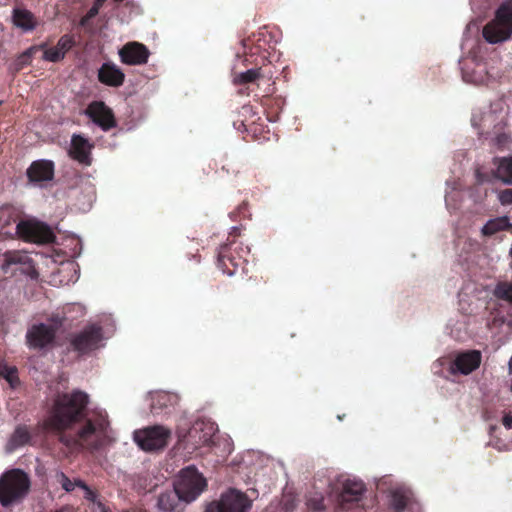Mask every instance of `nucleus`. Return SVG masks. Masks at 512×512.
Returning a JSON list of instances; mask_svg holds the SVG:
<instances>
[{
  "mask_svg": "<svg viewBox=\"0 0 512 512\" xmlns=\"http://www.w3.org/2000/svg\"><path fill=\"white\" fill-rule=\"evenodd\" d=\"M89 395L79 389L55 395L44 427L70 453L95 451L105 444L109 420L105 412L88 414Z\"/></svg>",
  "mask_w": 512,
  "mask_h": 512,
  "instance_id": "1",
  "label": "nucleus"
},
{
  "mask_svg": "<svg viewBox=\"0 0 512 512\" xmlns=\"http://www.w3.org/2000/svg\"><path fill=\"white\" fill-rule=\"evenodd\" d=\"M240 235V228L233 227L227 243L220 246L217 254V266L224 274L235 275L238 271H245L248 263L250 248L237 241L236 237Z\"/></svg>",
  "mask_w": 512,
  "mask_h": 512,
  "instance_id": "2",
  "label": "nucleus"
},
{
  "mask_svg": "<svg viewBox=\"0 0 512 512\" xmlns=\"http://www.w3.org/2000/svg\"><path fill=\"white\" fill-rule=\"evenodd\" d=\"M31 481L21 469H11L0 476V504L9 507L21 502L28 494Z\"/></svg>",
  "mask_w": 512,
  "mask_h": 512,
  "instance_id": "3",
  "label": "nucleus"
},
{
  "mask_svg": "<svg viewBox=\"0 0 512 512\" xmlns=\"http://www.w3.org/2000/svg\"><path fill=\"white\" fill-rule=\"evenodd\" d=\"M483 38L490 44L501 43L512 35V0L504 1L496 10L495 18L482 30Z\"/></svg>",
  "mask_w": 512,
  "mask_h": 512,
  "instance_id": "4",
  "label": "nucleus"
},
{
  "mask_svg": "<svg viewBox=\"0 0 512 512\" xmlns=\"http://www.w3.org/2000/svg\"><path fill=\"white\" fill-rule=\"evenodd\" d=\"M2 258L1 270L4 274L15 276L19 273L33 280L38 279L39 272L35 262L26 251L8 250L2 255Z\"/></svg>",
  "mask_w": 512,
  "mask_h": 512,
  "instance_id": "5",
  "label": "nucleus"
},
{
  "mask_svg": "<svg viewBox=\"0 0 512 512\" xmlns=\"http://www.w3.org/2000/svg\"><path fill=\"white\" fill-rule=\"evenodd\" d=\"M207 487L206 479L195 468L188 466L181 470L175 489L181 499L187 503L194 501Z\"/></svg>",
  "mask_w": 512,
  "mask_h": 512,
  "instance_id": "6",
  "label": "nucleus"
},
{
  "mask_svg": "<svg viewBox=\"0 0 512 512\" xmlns=\"http://www.w3.org/2000/svg\"><path fill=\"white\" fill-rule=\"evenodd\" d=\"M171 438V430L154 425L134 432V441L144 451H157L164 449Z\"/></svg>",
  "mask_w": 512,
  "mask_h": 512,
  "instance_id": "7",
  "label": "nucleus"
},
{
  "mask_svg": "<svg viewBox=\"0 0 512 512\" xmlns=\"http://www.w3.org/2000/svg\"><path fill=\"white\" fill-rule=\"evenodd\" d=\"M16 238L30 243L49 244L54 242L55 235L46 223L28 219L18 222Z\"/></svg>",
  "mask_w": 512,
  "mask_h": 512,
  "instance_id": "8",
  "label": "nucleus"
},
{
  "mask_svg": "<svg viewBox=\"0 0 512 512\" xmlns=\"http://www.w3.org/2000/svg\"><path fill=\"white\" fill-rule=\"evenodd\" d=\"M252 500L240 490L230 488L218 501L208 505L205 512H249Z\"/></svg>",
  "mask_w": 512,
  "mask_h": 512,
  "instance_id": "9",
  "label": "nucleus"
},
{
  "mask_svg": "<svg viewBox=\"0 0 512 512\" xmlns=\"http://www.w3.org/2000/svg\"><path fill=\"white\" fill-rule=\"evenodd\" d=\"M103 329L100 325H87L82 331L74 335L70 340L72 349L79 354H86L101 346Z\"/></svg>",
  "mask_w": 512,
  "mask_h": 512,
  "instance_id": "10",
  "label": "nucleus"
},
{
  "mask_svg": "<svg viewBox=\"0 0 512 512\" xmlns=\"http://www.w3.org/2000/svg\"><path fill=\"white\" fill-rule=\"evenodd\" d=\"M55 330L45 323L33 324L26 332V344L30 349L42 350L53 346Z\"/></svg>",
  "mask_w": 512,
  "mask_h": 512,
  "instance_id": "11",
  "label": "nucleus"
},
{
  "mask_svg": "<svg viewBox=\"0 0 512 512\" xmlns=\"http://www.w3.org/2000/svg\"><path fill=\"white\" fill-rule=\"evenodd\" d=\"M85 115L103 131H109L117 126L113 110L103 101H92L89 103L85 110Z\"/></svg>",
  "mask_w": 512,
  "mask_h": 512,
  "instance_id": "12",
  "label": "nucleus"
},
{
  "mask_svg": "<svg viewBox=\"0 0 512 512\" xmlns=\"http://www.w3.org/2000/svg\"><path fill=\"white\" fill-rule=\"evenodd\" d=\"M215 433L214 424L209 421L197 420L183 436L181 441L191 445L193 449H197L203 445L210 443Z\"/></svg>",
  "mask_w": 512,
  "mask_h": 512,
  "instance_id": "13",
  "label": "nucleus"
},
{
  "mask_svg": "<svg viewBox=\"0 0 512 512\" xmlns=\"http://www.w3.org/2000/svg\"><path fill=\"white\" fill-rule=\"evenodd\" d=\"M366 491L365 484L360 480L346 479L342 484V491L338 495L337 512H342L351 508L354 503H358Z\"/></svg>",
  "mask_w": 512,
  "mask_h": 512,
  "instance_id": "14",
  "label": "nucleus"
},
{
  "mask_svg": "<svg viewBox=\"0 0 512 512\" xmlns=\"http://www.w3.org/2000/svg\"><path fill=\"white\" fill-rule=\"evenodd\" d=\"M22 210L11 204L0 207V234L6 238L15 239L17 235V224L23 221Z\"/></svg>",
  "mask_w": 512,
  "mask_h": 512,
  "instance_id": "15",
  "label": "nucleus"
},
{
  "mask_svg": "<svg viewBox=\"0 0 512 512\" xmlns=\"http://www.w3.org/2000/svg\"><path fill=\"white\" fill-rule=\"evenodd\" d=\"M482 354L479 350H468L458 353L451 362L450 371L453 374L468 375L479 368Z\"/></svg>",
  "mask_w": 512,
  "mask_h": 512,
  "instance_id": "16",
  "label": "nucleus"
},
{
  "mask_svg": "<svg viewBox=\"0 0 512 512\" xmlns=\"http://www.w3.org/2000/svg\"><path fill=\"white\" fill-rule=\"evenodd\" d=\"M119 57L126 65H143L148 62L149 49L139 42H128L119 50Z\"/></svg>",
  "mask_w": 512,
  "mask_h": 512,
  "instance_id": "17",
  "label": "nucleus"
},
{
  "mask_svg": "<svg viewBox=\"0 0 512 512\" xmlns=\"http://www.w3.org/2000/svg\"><path fill=\"white\" fill-rule=\"evenodd\" d=\"M93 145L81 135L74 134L71 138V147L69 149V156L83 164L90 166L92 163L91 150Z\"/></svg>",
  "mask_w": 512,
  "mask_h": 512,
  "instance_id": "18",
  "label": "nucleus"
},
{
  "mask_svg": "<svg viewBox=\"0 0 512 512\" xmlns=\"http://www.w3.org/2000/svg\"><path fill=\"white\" fill-rule=\"evenodd\" d=\"M30 182L50 181L54 177V163L50 160L33 161L26 171Z\"/></svg>",
  "mask_w": 512,
  "mask_h": 512,
  "instance_id": "19",
  "label": "nucleus"
},
{
  "mask_svg": "<svg viewBox=\"0 0 512 512\" xmlns=\"http://www.w3.org/2000/svg\"><path fill=\"white\" fill-rule=\"evenodd\" d=\"M98 80L110 87H120L125 81V74L114 63L106 62L98 70Z\"/></svg>",
  "mask_w": 512,
  "mask_h": 512,
  "instance_id": "20",
  "label": "nucleus"
},
{
  "mask_svg": "<svg viewBox=\"0 0 512 512\" xmlns=\"http://www.w3.org/2000/svg\"><path fill=\"white\" fill-rule=\"evenodd\" d=\"M176 403V395L168 392H156L151 397L150 409L154 415L168 414Z\"/></svg>",
  "mask_w": 512,
  "mask_h": 512,
  "instance_id": "21",
  "label": "nucleus"
},
{
  "mask_svg": "<svg viewBox=\"0 0 512 512\" xmlns=\"http://www.w3.org/2000/svg\"><path fill=\"white\" fill-rule=\"evenodd\" d=\"M12 19L13 24L25 32L34 30L38 25L34 14L24 8H15L12 13Z\"/></svg>",
  "mask_w": 512,
  "mask_h": 512,
  "instance_id": "22",
  "label": "nucleus"
},
{
  "mask_svg": "<svg viewBox=\"0 0 512 512\" xmlns=\"http://www.w3.org/2000/svg\"><path fill=\"white\" fill-rule=\"evenodd\" d=\"M512 224L509 222L507 216H501L494 219H490L482 228V233L485 236H492L500 231L510 230Z\"/></svg>",
  "mask_w": 512,
  "mask_h": 512,
  "instance_id": "23",
  "label": "nucleus"
},
{
  "mask_svg": "<svg viewBox=\"0 0 512 512\" xmlns=\"http://www.w3.org/2000/svg\"><path fill=\"white\" fill-rule=\"evenodd\" d=\"M495 176L503 183L512 185V156L498 159Z\"/></svg>",
  "mask_w": 512,
  "mask_h": 512,
  "instance_id": "24",
  "label": "nucleus"
},
{
  "mask_svg": "<svg viewBox=\"0 0 512 512\" xmlns=\"http://www.w3.org/2000/svg\"><path fill=\"white\" fill-rule=\"evenodd\" d=\"M182 500L176 489L161 493L158 497V507L164 512L173 511L178 505L179 501Z\"/></svg>",
  "mask_w": 512,
  "mask_h": 512,
  "instance_id": "25",
  "label": "nucleus"
},
{
  "mask_svg": "<svg viewBox=\"0 0 512 512\" xmlns=\"http://www.w3.org/2000/svg\"><path fill=\"white\" fill-rule=\"evenodd\" d=\"M58 482L61 484L62 488L67 491L71 492L74 490V488L77 486L87 493V498L90 499V497L93 495V492L91 489L87 486V484L82 480H75L72 481L65 473L61 472L57 475Z\"/></svg>",
  "mask_w": 512,
  "mask_h": 512,
  "instance_id": "26",
  "label": "nucleus"
},
{
  "mask_svg": "<svg viewBox=\"0 0 512 512\" xmlns=\"http://www.w3.org/2000/svg\"><path fill=\"white\" fill-rule=\"evenodd\" d=\"M0 377L5 379L12 389L17 388L20 384L17 368L9 366L3 360H0Z\"/></svg>",
  "mask_w": 512,
  "mask_h": 512,
  "instance_id": "27",
  "label": "nucleus"
},
{
  "mask_svg": "<svg viewBox=\"0 0 512 512\" xmlns=\"http://www.w3.org/2000/svg\"><path fill=\"white\" fill-rule=\"evenodd\" d=\"M37 50L38 48L36 46H32L20 55H18V57L11 64V70L14 73H17L21 71L24 67L30 65L32 62L33 55L36 53Z\"/></svg>",
  "mask_w": 512,
  "mask_h": 512,
  "instance_id": "28",
  "label": "nucleus"
},
{
  "mask_svg": "<svg viewBox=\"0 0 512 512\" xmlns=\"http://www.w3.org/2000/svg\"><path fill=\"white\" fill-rule=\"evenodd\" d=\"M409 502V497L405 491L395 489L391 492L390 505L395 512H403Z\"/></svg>",
  "mask_w": 512,
  "mask_h": 512,
  "instance_id": "29",
  "label": "nucleus"
},
{
  "mask_svg": "<svg viewBox=\"0 0 512 512\" xmlns=\"http://www.w3.org/2000/svg\"><path fill=\"white\" fill-rule=\"evenodd\" d=\"M494 296L499 300L512 304V282H498L494 288Z\"/></svg>",
  "mask_w": 512,
  "mask_h": 512,
  "instance_id": "30",
  "label": "nucleus"
},
{
  "mask_svg": "<svg viewBox=\"0 0 512 512\" xmlns=\"http://www.w3.org/2000/svg\"><path fill=\"white\" fill-rule=\"evenodd\" d=\"M30 438H31V436H30L28 429L26 427L19 426L13 432V434L10 438L9 444L13 448H17V447L23 446L26 443H28Z\"/></svg>",
  "mask_w": 512,
  "mask_h": 512,
  "instance_id": "31",
  "label": "nucleus"
},
{
  "mask_svg": "<svg viewBox=\"0 0 512 512\" xmlns=\"http://www.w3.org/2000/svg\"><path fill=\"white\" fill-rule=\"evenodd\" d=\"M260 76V69H249L236 75L234 78V83L238 85L253 83L259 79Z\"/></svg>",
  "mask_w": 512,
  "mask_h": 512,
  "instance_id": "32",
  "label": "nucleus"
},
{
  "mask_svg": "<svg viewBox=\"0 0 512 512\" xmlns=\"http://www.w3.org/2000/svg\"><path fill=\"white\" fill-rule=\"evenodd\" d=\"M75 38L73 35L65 34L60 37V39L57 42L56 47L60 52L63 53V56L65 57L66 53L72 49V47L75 45Z\"/></svg>",
  "mask_w": 512,
  "mask_h": 512,
  "instance_id": "33",
  "label": "nucleus"
},
{
  "mask_svg": "<svg viewBox=\"0 0 512 512\" xmlns=\"http://www.w3.org/2000/svg\"><path fill=\"white\" fill-rule=\"evenodd\" d=\"M43 59L49 62H59L64 59L63 53L56 46L45 49Z\"/></svg>",
  "mask_w": 512,
  "mask_h": 512,
  "instance_id": "34",
  "label": "nucleus"
},
{
  "mask_svg": "<svg viewBox=\"0 0 512 512\" xmlns=\"http://www.w3.org/2000/svg\"><path fill=\"white\" fill-rule=\"evenodd\" d=\"M498 200L503 206L512 204V188L501 190L498 193Z\"/></svg>",
  "mask_w": 512,
  "mask_h": 512,
  "instance_id": "35",
  "label": "nucleus"
},
{
  "mask_svg": "<svg viewBox=\"0 0 512 512\" xmlns=\"http://www.w3.org/2000/svg\"><path fill=\"white\" fill-rule=\"evenodd\" d=\"M49 324H47L50 328L55 330V334L58 333L60 328L63 326L64 323V317H61L60 315H52L48 318Z\"/></svg>",
  "mask_w": 512,
  "mask_h": 512,
  "instance_id": "36",
  "label": "nucleus"
},
{
  "mask_svg": "<svg viewBox=\"0 0 512 512\" xmlns=\"http://www.w3.org/2000/svg\"><path fill=\"white\" fill-rule=\"evenodd\" d=\"M241 45H242V48H243V54L245 56L244 62L251 63V61H249L247 56L249 54L250 55L255 54V52L253 51V47H252V41L249 38L243 39L241 41Z\"/></svg>",
  "mask_w": 512,
  "mask_h": 512,
  "instance_id": "37",
  "label": "nucleus"
},
{
  "mask_svg": "<svg viewBox=\"0 0 512 512\" xmlns=\"http://www.w3.org/2000/svg\"><path fill=\"white\" fill-rule=\"evenodd\" d=\"M103 0H97L95 4L87 12V18H93L98 14L99 8L102 5Z\"/></svg>",
  "mask_w": 512,
  "mask_h": 512,
  "instance_id": "38",
  "label": "nucleus"
},
{
  "mask_svg": "<svg viewBox=\"0 0 512 512\" xmlns=\"http://www.w3.org/2000/svg\"><path fill=\"white\" fill-rule=\"evenodd\" d=\"M502 424L507 428V429H512V415L510 414H505L502 418Z\"/></svg>",
  "mask_w": 512,
  "mask_h": 512,
  "instance_id": "39",
  "label": "nucleus"
},
{
  "mask_svg": "<svg viewBox=\"0 0 512 512\" xmlns=\"http://www.w3.org/2000/svg\"><path fill=\"white\" fill-rule=\"evenodd\" d=\"M92 512H110L109 509H107L102 503H97L94 507Z\"/></svg>",
  "mask_w": 512,
  "mask_h": 512,
  "instance_id": "40",
  "label": "nucleus"
},
{
  "mask_svg": "<svg viewBox=\"0 0 512 512\" xmlns=\"http://www.w3.org/2000/svg\"><path fill=\"white\" fill-rule=\"evenodd\" d=\"M506 140H507V136L505 134H501L497 137V141L499 144L506 142Z\"/></svg>",
  "mask_w": 512,
  "mask_h": 512,
  "instance_id": "41",
  "label": "nucleus"
},
{
  "mask_svg": "<svg viewBox=\"0 0 512 512\" xmlns=\"http://www.w3.org/2000/svg\"><path fill=\"white\" fill-rule=\"evenodd\" d=\"M509 255L512 257V247L509 250Z\"/></svg>",
  "mask_w": 512,
  "mask_h": 512,
  "instance_id": "42",
  "label": "nucleus"
}]
</instances>
